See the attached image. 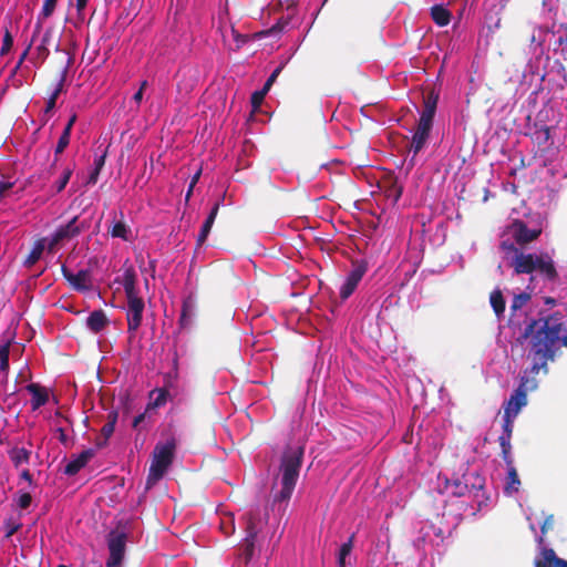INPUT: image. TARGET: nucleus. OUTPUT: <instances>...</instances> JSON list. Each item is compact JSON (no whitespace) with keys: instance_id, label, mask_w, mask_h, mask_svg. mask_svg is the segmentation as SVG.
<instances>
[{"instance_id":"nucleus-21","label":"nucleus","mask_w":567,"mask_h":567,"mask_svg":"<svg viewBox=\"0 0 567 567\" xmlns=\"http://www.w3.org/2000/svg\"><path fill=\"white\" fill-rule=\"evenodd\" d=\"M536 270L543 275L547 280L553 281L557 278V271L551 258L548 255H538Z\"/></svg>"},{"instance_id":"nucleus-18","label":"nucleus","mask_w":567,"mask_h":567,"mask_svg":"<svg viewBox=\"0 0 567 567\" xmlns=\"http://www.w3.org/2000/svg\"><path fill=\"white\" fill-rule=\"evenodd\" d=\"M76 122V114H72L71 117L69 118L59 141H58V144H56V147H55V158H54V162L53 164L51 165L50 167V172L53 169V167L55 166L56 162H58V155H60L61 153H63V151L68 147L69 143H70V136H71V131H72V127L74 125V123Z\"/></svg>"},{"instance_id":"nucleus-35","label":"nucleus","mask_w":567,"mask_h":567,"mask_svg":"<svg viewBox=\"0 0 567 567\" xmlns=\"http://www.w3.org/2000/svg\"><path fill=\"white\" fill-rule=\"evenodd\" d=\"M41 31H42L41 19H37V22H35V25H34V30H33L31 40H30L29 44L27 45V48L23 50V52L21 53V55L19 58L20 63H23V61L29 55L32 45L35 43L37 39L40 37Z\"/></svg>"},{"instance_id":"nucleus-12","label":"nucleus","mask_w":567,"mask_h":567,"mask_svg":"<svg viewBox=\"0 0 567 567\" xmlns=\"http://www.w3.org/2000/svg\"><path fill=\"white\" fill-rule=\"evenodd\" d=\"M513 237L518 245H526L538 238L542 230L530 229L522 220H515L512 226Z\"/></svg>"},{"instance_id":"nucleus-30","label":"nucleus","mask_w":567,"mask_h":567,"mask_svg":"<svg viewBox=\"0 0 567 567\" xmlns=\"http://www.w3.org/2000/svg\"><path fill=\"white\" fill-rule=\"evenodd\" d=\"M489 303H491L495 315L498 318H501L505 312L506 302H505L503 293L499 289H495L491 292Z\"/></svg>"},{"instance_id":"nucleus-55","label":"nucleus","mask_w":567,"mask_h":567,"mask_svg":"<svg viewBox=\"0 0 567 567\" xmlns=\"http://www.w3.org/2000/svg\"><path fill=\"white\" fill-rule=\"evenodd\" d=\"M105 157L106 153L102 154L101 156L96 157L94 161V168L97 171H101L105 164Z\"/></svg>"},{"instance_id":"nucleus-6","label":"nucleus","mask_w":567,"mask_h":567,"mask_svg":"<svg viewBox=\"0 0 567 567\" xmlns=\"http://www.w3.org/2000/svg\"><path fill=\"white\" fill-rule=\"evenodd\" d=\"M110 556L106 567H121L126 549L127 534L124 530L113 529L107 535Z\"/></svg>"},{"instance_id":"nucleus-20","label":"nucleus","mask_w":567,"mask_h":567,"mask_svg":"<svg viewBox=\"0 0 567 567\" xmlns=\"http://www.w3.org/2000/svg\"><path fill=\"white\" fill-rule=\"evenodd\" d=\"M219 206H220V200H218L214 204V206L210 209V213L208 214L206 220L204 221L202 229L197 236V240H196V244L198 247L203 246L204 243L206 241V239L212 230V227L214 225V221L216 219V216L218 214Z\"/></svg>"},{"instance_id":"nucleus-43","label":"nucleus","mask_w":567,"mask_h":567,"mask_svg":"<svg viewBox=\"0 0 567 567\" xmlns=\"http://www.w3.org/2000/svg\"><path fill=\"white\" fill-rule=\"evenodd\" d=\"M72 173H73V169L69 168V167L63 171L62 176L55 186L58 193L62 192L65 188L66 184L69 183V181L72 176Z\"/></svg>"},{"instance_id":"nucleus-28","label":"nucleus","mask_w":567,"mask_h":567,"mask_svg":"<svg viewBox=\"0 0 567 567\" xmlns=\"http://www.w3.org/2000/svg\"><path fill=\"white\" fill-rule=\"evenodd\" d=\"M544 560L537 561V567H567V561L556 556L555 551L550 548L543 550Z\"/></svg>"},{"instance_id":"nucleus-46","label":"nucleus","mask_w":567,"mask_h":567,"mask_svg":"<svg viewBox=\"0 0 567 567\" xmlns=\"http://www.w3.org/2000/svg\"><path fill=\"white\" fill-rule=\"evenodd\" d=\"M32 503V496L30 493H21L18 497L17 505L20 509H27Z\"/></svg>"},{"instance_id":"nucleus-9","label":"nucleus","mask_w":567,"mask_h":567,"mask_svg":"<svg viewBox=\"0 0 567 567\" xmlns=\"http://www.w3.org/2000/svg\"><path fill=\"white\" fill-rule=\"evenodd\" d=\"M530 380L527 377H522L518 388L512 393L511 398L504 405V413L514 417L517 416L523 406L527 404V391Z\"/></svg>"},{"instance_id":"nucleus-29","label":"nucleus","mask_w":567,"mask_h":567,"mask_svg":"<svg viewBox=\"0 0 567 567\" xmlns=\"http://www.w3.org/2000/svg\"><path fill=\"white\" fill-rule=\"evenodd\" d=\"M116 421H117V413L116 412L109 413L107 422L103 425V427L101 430V434L104 437V440L96 442L97 447H103L106 444V441L112 436V434L114 433V430H115Z\"/></svg>"},{"instance_id":"nucleus-17","label":"nucleus","mask_w":567,"mask_h":567,"mask_svg":"<svg viewBox=\"0 0 567 567\" xmlns=\"http://www.w3.org/2000/svg\"><path fill=\"white\" fill-rule=\"evenodd\" d=\"M197 312L196 300L193 297H187L183 301L182 312L179 317V324L182 328H188L193 323Z\"/></svg>"},{"instance_id":"nucleus-24","label":"nucleus","mask_w":567,"mask_h":567,"mask_svg":"<svg viewBox=\"0 0 567 567\" xmlns=\"http://www.w3.org/2000/svg\"><path fill=\"white\" fill-rule=\"evenodd\" d=\"M8 456L16 468H19L23 464H29L31 457V451L13 446L8 450Z\"/></svg>"},{"instance_id":"nucleus-25","label":"nucleus","mask_w":567,"mask_h":567,"mask_svg":"<svg viewBox=\"0 0 567 567\" xmlns=\"http://www.w3.org/2000/svg\"><path fill=\"white\" fill-rule=\"evenodd\" d=\"M246 538L256 539L259 533L260 514L258 511H249L245 515Z\"/></svg>"},{"instance_id":"nucleus-34","label":"nucleus","mask_w":567,"mask_h":567,"mask_svg":"<svg viewBox=\"0 0 567 567\" xmlns=\"http://www.w3.org/2000/svg\"><path fill=\"white\" fill-rule=\"evenodd\" d=\"M498 442L502 450V458L507 466H511L513 464L511 439H507V434L499 435Z\"/></svg>"},{"instance_id":"nucleus-44","label":"nucleus","mask_w":567,"mask_h":567,"mask_svg":"<svg viewBox=\"0 0 567 567\" xmlns=\"http://www.w3.org/2000/svg\"><path fill=\"white\" fill-rule=\"evenodd\" d=\"M288 24L287 21H278L276 24H274L271 28H269L266 31L260 32V35H277L282 32V30Z\"/></svg>"},{"instance_id":"nucleus-39","label":"nucleus","mask_w":567,"mask_h":567,"mask_svg":"<svg viewBox=\"0 0 567 567\" xmlns=\"http://www.w3.org/2000/svg\"><path fill=\"white\" fill-rule=\"evenodd\" d=\"M71 63H72V59L69 58L65 68L61 72L60 80H59L54 91L50 95V96H54V100H58L59 95L62 93V91L64 89V82L66 79L68 68L70 66Z\"/></svg>"},{"instance_id":"nucleus-63","label":"nucleus","mask_w":567,"mask_h":567,"mask_svg":"<svg viewBox=\"0 0 567 567\" xmlns=\"http://www.w3.org/2000/svg\"><path fill=\"white\" fill-rule=\"evenodd\" d=\"M143 93L142 91H137L134 95H133V101L136 102L137 104H140L143 100Z\"/></svg>"},{"instance_id":"nucleus-1","label":"nucleus","mask_w":567,"mask_h":567,"mask_svg":"<svg viewBox=\"0 0 567 567\" xmlns=\"http://www.w3.org/2000/svg\"><path fill=\"white\" fill-rule=\"evenodd\" d=\"M528 340V358L532 360L530 374L548 373V362L554 361L560 346L567 348V329L563 317L556 312L546 318L533 319L517 341Z\"/></svg>"},{"instance_id":"nucleus-41","label":"nucleus","mask_w":567,"mask_h":567,"mask_svg":"<svg viewBox=\"0 0 567 567\" xmlns=\"http://www.w3.org/2000/svg\"><path fill=\"white\" fill-rule=\"evenodd\" d=\"M530 299V295L527 292H520L516 295L511 305V311L514 312L516 310L522 309Z\"/></svg>"},{"instance_id":"nucleus-48","label":"nucleus","mask_w":567,"mask_h":567,"mask_svg":"<svg viewBox=\"0 0 567 567\" xmlns=\"http://www.w3.org/2000/svg\"><path fill=\"white\" fill-rule=\"evenodd\" d=\"M4 526H6V537L9 538L20 529L21 524L14 523L12 520H7L4 523Z\"/></svg>"},{"instance_id":"nucleus-27","label":"nucleus","mask_w":567,"mask_h":567,"mask_svg":"<svg viewBox=\"0 0 567 567\" xmlns=\"http://www.w3.org/2000/svg\"><path fill=\"white\" fill-rule=\"evenodd\" d=\"M431 18L439 27H445L451 22L452 13L443 4H435L431 8Z\"/></svg>"},{"instance_id":"nucleus-7","label":"nucleus","mask_w":567,"mask_h":567,"mask_svg":"<svg viewBox=\"0 0 567 567\" xmlns=\"http://www.w3.org/2000/svg\"><path fill=\"white\" fill-rule=\"evenodd\" d=\"M79 217H73L66 225L59 227L55 233L51 236L48 243L49 252H54L56 246L63 240L72 239L81 234V231L89 225L85 223H78Z\"/></svg>"},{"instance_id":"nucleus-59","label":"nucleus","mask_w":567,"mask_h":567,"mask_svg":"<svg viewBox=\"0 0 567 567\" xmlns=\"http://www.w3.org/2000/svg\"><path fill=\"white\" fill-rule=\"evenodd\" d=\"M58 434H59V441L63 444V445H66L68 444V436L64 432V430L62 427H59L56 430Z\"/></svg>"},{"instance_id":"nucleus-42","label":"nucleus","mask_w":567,"mask_h":567,"mask_svg":"<svg viewBox=\"0 0 567 567\" xmlns=\"http://www.w3.org/2000/svg\"><path fill=\"white\" fill-rule=\"evenodd\" d=\"M255 542H256V539H250V538H246V537L244 539L243 555H244L246 561H249L254 556Z\"/></svg>"},{"instance_id":"nucleus-23","label":"nucleus","mask_w":567,"mask_h":567,"mask_svg":"<svg viewBox=\"0 0 567 567\" xmlns=\"http://www.w3.org/2000/svg\"><path fill=\"white\" fill-rule=\"evenodd\" d=\"M109 322L105 312L101 309L92 311L86 319L87 328L94 333L102 331Z\"/></svg>"},{"instance_id":"nucleus-26","label":"nucleus","mask_w":567,"mask_h":567,"mask_svg":"<svg viewBox=\"0 0 567 567\" xmlns=\"http://www.w3.org/2000/svg\"><path fill=\"white\" fill-rule=\"evenodd\" d=\"M529 135L539 147H543L546 146L550 140V128L545 124L535 123Z\"/></svg>"},{"instance_id":"nucleus-40","label":"nucleus","mask_w":567,"mask_h":567,"mask_svg":"<svg viewBox=\"0 0 567 567\" xmlns=\"http://www.w3.org/2000/svg\"><path fill=\"white\" fill-rule=\"evenodd\" d=\"M56 3L58 0H44L41 12L38 17V19H41L42 23L44 19H48L53 14Z\"/></svg>"},{"instance_id":"nucleus-2","label":"nucleus","mask_w":567,"mask_h":567,"mask_svg":"<svg viewBox=\"0 0 567 567\" xmlns=\"http://www.w3.org/2000/svg\"><path fill=\"white\" fill-rule=\"evenodd\" d=\"M303 446H287L280 458L279 473L281 475L280 491L275 495L274 501L277 503L288 502L295 491L299 478L300 468L303 461Z\"/></svg>"},{"instance_id":"nucleus-19","label":"nucleus","mask_w":567,"mask_h":567,"mask_svg":"<svg viewBox=\"0 0 567 567\" xmlns=\"http://www.w3.org/2000/svg\"><path fill=\"white\" fill-rule=\"evenodd\" d=\"M27 390L31 393V408L33 411L45 405L49 401V394L45 388L38 383H30L27 385Z\"/></svg>"},{"instance_id":"nucleus-10","label":"nucleus","mask_w":567,"mask_h":567,"mask_svg":"<svg viewBox=\"0 0 567 567\" xmlns=\"http://www.w3.org/2000/svg\"><path fill=\"white\" fill-rule=\"evenodd\" d=\"M367 270L368 267L364 261H354L352 264V269L350 270L344 282L340 287L339 295L342 300H347L354 292L359 282L365 275Z\"/></svg>"},{"instance_id":"nucleus-57","label":"nucleus","mask_w":567,"mask_h":567,"mask_svg":"<svg viewBox=\"0 0 567 567\" xmlns=\"http://www.w3.org/2000/svg\"><path fill=\"white\" fill-rule=\"evenodd\" d=\"M87 0H75V8L79 16H82L84 9L86 8Z\"/></svg>"},{"instance_id":"nucleus-61","label":"nucleus","mask_w":567,"mask_h":567,"mask_svg":"<svg viewBox=\"0 0 567 567\" xmlns=\"http://www.w3.org/2000/svg\"><path fill=\"white\" fill-rule=\"evenodd\" d=\"M551 525H553V516H549L545 519L544 524L540 527L542 533L545 534L547 532V528L551 527Z\"/></svg>"},{"instance_id":"nucleus-45","label":"nucleus","mask_w":567,"mask_h":567,"mask_svg":"<svg viewBox=\"0 0 567 567\" xmlns=\"http://www.w3.org/2000/svg\"><path fill=\"white\" fill-rule=\"evenodd\" d=\"M514 419V416L504 413L503 433L501 435L507 434V439H512Z\"/></svg>"},{"instance_id":"nucleus-54","label":"nucleus","mask_w":567,"mask_h":567,"mask_svg":"<svg viewBox=\"0 0 567 567\" xmlns=\"http://www.w3.org/2000/svg\"><path fill=\"white\" fill-rule=\"evenodd\" d=\"M281 70H282V66H281V65H279V66H277V68L272 71V73H271V74L269 75V78L267 79V81H268V85H272V84H274V82L276 81V79H277V78H278V75L280 74Z\"/></svg>"},{"instance_id":"nucleus-4","label":"nucleus","mask_w":567,"mask_h":567,"mask_svg":"<svg viewBox=\"0 0 567 567\" xmlns=\"http://www.w3.org/2000/svg\"><path fill=\"white\" fill-rule=\"evenodd\" d=\"M175 449L176 443L174 439L155 446L153 451V461L146 478V489H151L159 480L163 478L167 468L173 463Z\"/></svg>"},{"instance_id":"nucleus-15","label":"nucleus","mask_w":567,"mask_h":567,"mask_svg":"<svg viewBox=\"0 0 567 567\" xmlns=\"http://www.w3.org/2000/svg\"><path fill=\"white\" fill-rule=\"evenodd\" d=\"M94 455L95 451L93 449H87L83 451L75 458H73L65 465L64 474L69 476L78 474Z\"/></svg>"},{"instance_id":"nucleus-49","label":"nucleus","mask_w":567,"mask_h":567,"mask_svg":"<svg viewBox=\"0 0 567 567\" xmlns=\"http://www.w3.org/2000/svg\"><path fill=\"white\" fill-rule=\"evenodd\" d=\"M152 409H148V406L146 408V410L136 415L134 417V421H133V427L134 429H137L142 423H144L146 420H150L151 419V415L148 414V412L151 411Z\"/></svg>"},{"instance_id":"nucleus-62","label":"nucleus","mask_w":567,"mask_h":567,"mask_svg":"<svg viewBox=\"0 0 567 567\" xmlns=\"http://www.w3.org/2000/svg\"><path fill=\"white\" fill-rule=\"evenodd\" d=\"M200 174H202V169H198L194 176L192 177V181H190V185L195 186L200 177Z\"/></svg>"},{"instance_id":"nucleus-22","label":"nucleus","mask_w":567,"mask_h":567,"mask_svg":"<svg viewBox=\"0 0 567 567\" xmlns=\"http://www.w3.org/2000/svg\"><path fill=\"white\" fill-rule=\"evenodd\" d=\"M11 338H8L0 346V383L8 382V374L10 370L9 355H10Z\"/></svg>"},{"instance_id":"nucleus-47","label":"nucleus","mask_w":567,"mask_h":567,"mask_svg":"<svg viewBox=\"0 0 567 567\" xmlns=\"http://www.w3.org/2000/svg\"><path fill=\"white\" fill-rule=\"evenodd\" d=\"M12 45H13V38L10 34L9 30H6L1 52H0L1 55L7 54L11 50Z\"/></svg>"},{"instance_id":"nucleus-60","label":"nucleus","mask_w":567,"mask_h":567,"mask_svg":"<svg viewBox=\"0 0 567 567\" xmlns=\"http://www.w3.org/2000/svg\"><path fill=\"white\" fill-rule=\"evenodd\" d=\"M56 100H54V96H49L47 101L45 112H50L55 107Z\"/></svg>"},{"instance_id":"nucleus-53","label":"nucleus","mask_w":567,"mask_h":567,"mask_svg":"<svg viewBox=\"0 0 567 567\" xmlns=\"http://www.w3.org/2000/svg\"><path fill=\"white\" fill-rule=\"evenodd\" d=\"M231 34L237 42V48H240L246 42L245 37L237 32L234 28H231Z\"/></svg>"},{"instance_id":"nucleus-5","label":"nucleus","mask_w":567,"mask_h":567,"mask_svg":"<svg viewBox=\"0 0 567 567\" xmlns=\"http://www.w3.org/2000/svg\"><path fill=\"white\" fill-rule=\"evenodd\" d=\"M485 486V478L477 471H467L461 477L455 480H446L445 487L450 494L456 497L465 496L466 494H475L482 491Z\"/></svg>"},{"instance_id":"nucleus-50","label":"nucleus","mask_w":567,"mask_h":567,"mask_svg":"<svg viewBox=\"0 0 567 567\" xmlns=\"http://www.w3.org/2000/svg\"><path fill=\"white\" fill-rule=\"evenodd\" d=\"M264 99H265V94L262 92L255 91L250 97L252 107L258 109L261 105Z\"/></svg>"},{"instance_id":"nucleus-14","label":"nucleus","mask_w":567,"mask_h":567,"mask_svg":"<svg viewBox=\"0 0 567 567\" xmlns=\"http://www.w3.org/2000/svg\"><path fill=\"white\" fill-rule=\"evenodd\" d=\"M538 255L535 254H518L515 256L513 266L517 275L519 274H532L536 270V264Z\"/></svg>"},{"instance_id":"nucleus-8","label":"nucleus","mask_w":567,"mask_h":567,"mask_svg":"<svg viewBox=\"0 0 567 567\" xmlns=\"http://www.w3.org/2000/svg\"><path fill=\"white\" fill-rule=\"evenodd\" d=\"M52 44L54 45V50L56 52L63 51L64 53H68L65 50L60 49L59 40H54V29L49 27L41 35L40 43L35 47L30 62H32L35 66H40L42 63H44L50 54L49 47Z\"/></svg>"},{"instance_id":"nucleus-32","label":"nucleus","mask_w":567,"mask_h":567,"mask_svg":"<svg viewBox=\"0 0 567 567\" xmlns=\"http://www.w3.org/2000/svg\"><path fill=\"white\" fill-rule=\"evenodd\" d=\"M110 235L113 238H121L125 241L128 240V234L131 233L127 225L124 223L123 219L114 221L112 227L109 229Z\"/></svg>"},{"instance_id":"nucleus-52","label":"nucleus","mask_w":567,"mask_h":567,"mask_svg":"<svg viewBox=\"0 0 567 567\" xmlns=\"http://www.w3.org/2000/svg\"><path fill=\"white\" fill-rule=\"evenodd\" d=\"M14 186L13 182H3L0 181V198H2L6 193Z\"/></svg>"},{"instance_id":"nucleus-36","label":"nucleus","mask_w":567,"mask_h":567,"mask_svg":"<svg viewBox=\"0 0 567 567\" xmlns=\"http://www.w3.org/2000/svg\"><path fill=\"white\" fill-rule=\"evenodd\" d=\"M354 535H351L348 542L343 543L339 549L338 565L339 567H346V558L350 555L353 548Z\"/></svg>"},{"instance_id":"nucleus-31","label":"nucleus","mask_w":567,"mask_h":567,"mask_svg":"<svg viewBox=\"0 0 567 567\" xmlns=\"http://www.w3.org/2000/svg\"><path fill=\"white\" fill-rule=\"evenodd\" d=\"M507 467H508V471H507V477H506V485H505L504 489H505V493L513 494V493L518 492L519 486H520V481H519L517 471L514 467V465L512 464L511 466H507Z\"/></svg>"},{"instance_id":"nucleus-3","label":"nucleus","mask_w":567,"mask_h":567,"mask_svg":"<svg viewBox=\"0 0 567 567\" xmlns=\"http://www.w3.org/2000/svg\"><path fill=\"white\" fill-rule=\"evenodd\" d=\"M117 282L123 285L125 296L127 299V331L133 336L141 327L143 311L145 308L144 300L138 296L136 288V272L132 266L126 267L121 280Z\"/></svg>"},{"instance_id":"nucleus-58","label":"nucleus","mask_w":567,"mask_h":567,"mask_svg":"<svg viewBox=\"0 0 567 567\" xmlns=\"http://www.w3.org/2000/svg\"><path fill=\"white\" fill-rule=\"evenodd\" d=\"M100 172L101 171L94 168L89 176L87 184H95L97 182Z\"/></svg>"},{"instance_id":"nucleus-13","label":"nucleus","mask_w":567,"mask_h":567,"mask_svg":"<svg viewBox=\"0 0 567 567\" xmlns=\"http://www.w3.org/2000/svg\"><path fill=\"white\" fill-rule=\"evenodd\" d=\"M432 126L433 125L429 123L417 122L416 130L410 144V151L413 152L414 155L421 152L427 143Z\"/></svg>"},{"instance_id":"nucleus-11","label":"nucleus","mask_w":567,"mask_h":567,"mask_svg":"<svg viewBox=\"0 0 567 567\" xmlns=\"http://www.w3.org/2000/svg\"><path fill=\"white\" fill-rule=\"evenodd\" d=\"M61 272L74 290L87 291L92 288L91 271L89 269H81L76 274H73L63 265Z\"/></svg>"},{"instance_id":"nucleus-16","label":"nucleus","mask_w":567,"mask_h":567,"mask_svg":"<svg viewBox=\"0 0 567 567\" xmlns=\"http://www.w3.org/2000/svg\"><path fill=\"white\" fill-rule=\"evenodd\" d=\"M439 95L434 92H430L424 97L423 110L421 112L420 122L429 123L433 125V118L436 112Z\"/></svg>"},{"instance_id":"nucleus-33","label":"nucleus","mask_w":567,"mask_h":567,"mask_svg":"<svg viewBox=\"0 0 567 567\" xmlns=\"http://www.w3.org/2000/svg\"><path fill=\"white\" fill-rule=\"evenodd\" d=\"M44 240L45 239H41L35 243V245L33 246V248L31 249L30 254L28 255V257L24 261L25 266L31 267L41 258V255L45 248Z\"/></svg>"},{"instance_id":"nucleus-56","label":"nucleus","mask_w":567,"mask_h":567,"mask_svg":"<svg viewBox=\"0 0 567 567\" xmlns=\"http://www.w3.org/2000/svg\"><path fill=\"white\" fill-rule=\"evenodd\" d=\"M20 478L23 481H27L30 485L33 484L32 474L30 473V471L28 468H24L21 471Z\"/></svg>"},{"instance_id":"nucleus-37","label":"nucleus","mask_w":567,"mask_h":567,"mask_svg":"<svg viewBox=\"0 0 567 567\" xmlns=\"http://www.w3.org/2000/svg\"><path fill=\"white\" fill-rule=\"evenodd\" d=\"M157 393V396L154 399L153 402L148 403V409L155 410L156 408H159L166 403L168 392L165 389H157L152 391L151 394Z\"/></svg>"},{"instance_id":"nucleus-64","label":"nucleus","mask_w":567,"mask_h":567,"mask_svg":"<svg viewBox=\"0 0 567 567\" xmlns=\"http://www.w3.org/2000/svg\"><path fill=\"white\" fill-rule=\"evenodd\" d=\"M270 87H271V85H268V81H266L262 89L259 90V92H262L266 95L267 92L270 90Z\"/></svg>"},{"instance_id":"nucleus-38","label":"nucleus","mask_w":567,"mask_h":567,"mask_svg":"<svg viewBox=\"0 0 567 567\" xmlns=\"http://www.w3.org/2000/svg\"><path fill=\"white\" fill-rule=\"evenodd\" d=\"M71 63H72V59L69 58L65 68L61 72L60 80H59L54 91L50 95V96H54V100H58L59 95L62 93V91L64 89V82L66 79L68 68L70 66Z\"/></svg>"},{"instance_id":"nucleus-51","label":"nucleus","mask_w":567,"mask_h":567,"mask_svg":"<svg viewBox=\"0 0 567 567\" xmlns=\"http://www.w3.org/2000/svg\"><path fill=\"white\" fill-rule=\"evenodd\" d=\"M402 195V187L401 186H393L391 189L388 190V196H393L394 202H398L399 198Z\"/></svg>"}]
</instances>
